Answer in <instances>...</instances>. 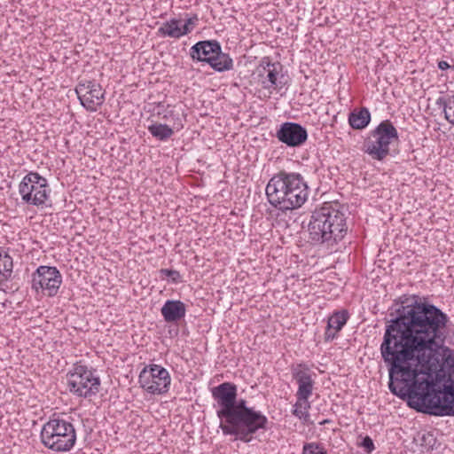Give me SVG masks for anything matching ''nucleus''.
Masks as SVG:
<instances>
[{
	"mask_svg": "<svg viewBox=\"0 0 454 454\" xmlns=\"http://www.w3.org/2000/svg\"><path fill=\"white\" fill-rule=\"evenodd\" d=\"M386 325L380 354L388 368L389 390L410 407L434 416H454V373L442 387L430 380L433 352L445 339L447 314L415 301L396 309Z\"/></svg>",
	"mask_w": 454,
	"mask_h": 454,
	"instance_id": "obj_1",
	"label": "nucleus"
},
{
	"mask_svg": "<svg viewBox=\"0 0 454 454\" xmlns=\"http://www.w3.org/2000/svg\"><path fill=\"white\" fill-rule=\"evenodd\" d=\"M265 192L271 206L286 212L299 208L307 201L309 187L301 174L280 171L270 179Z\"/></svg>",
	"mask_w": 454,
	"mask_h": 454,
	"instance_id": "obj_2",
	"label": "nucleus"
},
{
	"mask_svg": "<svg viewBox=\"0 0 454 454\" xmlns=\"http://www.w3.org/2000/svg\"><path fill=\"white\" fill-rule=\"evenodd\" d=\"M348 226L344 213L325 204L316 209L308 225L309 238L315 244H325L333 247L342 240L347 234Z\"/></svg>",
	"mask_w": 454,
	"mask_h": 454,
	"instance_id": "obj_3",
	"label": "nucleus"
},
{
	"mask_svg": "<svg viewBox=\"0 0 454 454\" xmlns=\"http://www.w3.org/2000/svg\"><path fill=\"white\" fill-rule=\"evenodd\" d=\"M239 399L238 405L220 419L219 427L225 435H235L237 440L248 443L259 430H267L268 418Z\"/></svg>",
	"mask_w": 454,
	"mask_h": 454,
	"instance_id": "obj_4",
	"label": "nucleus"
},
{
	"mask_svg": "<svg viewBox=\"0 0 454 454\" xmlns=\"http://www.w3.org/2000/svg\"><path fill=\"white\" fill-rule=\"evenodd\" d=\"M40 439L44 447L54 452H67L75 444L76 431L71 422L51 418L43 426Z\"/></svg>",
	"mask_w": 454,
	"mask_h": 454,
	"instance_id": "obj_5",
	"label": "nucleus"
},
{
	"mask_svg": "<svg viewBox=\"0 0 454 454\" xmlns=\"http://www.w3.org/2000/svg\"><path fill=\"white\" fill-rule=\"evenodd\" d=\"M398 139V132L389 120L381 121L364 144V152L373 160H382L389 154V145Z\"/></svg>",
	"mask_w": 454,
	"mask_h": 454,
	"instance_id": "obj_6",
	"label": "nucleus"
},
{
	"mask_svg": "<svg viewBox=\"0 0 454 454\" xmlns=\"http://www.w3.org/2000/svg\"><path fill=\"white\" fill-rule=\"evenodd\" d=\"M67 385L71 393L86 398L98 393L100 379L95 370L75 364L74 370L68 374Z\"/></svg>",
	"mask_w": 454,
	"mask_h": 454,
	"instance_id": "obj_7",
	"label": "nucleus"
},
{
	"mask_svg": "<svg viewBox=\"0 0 454 454\" xmlns=\"http://www.w3.org/2000/svg\"><path fill=\"white\" fill-rule=\"evenodd\" d=\"M50 192L47 179L37 172L27 174L19 184V192L22 200L36 207L46 203Z\"/></svg>",
	"mask_w": 454,
	"mask_h": 454,
	"instance_id": "obj_8",
	"label": "nucleus"
},
{
	"mask_svg": "<svg viewBox=\"0 0 454 454\" xmlns=\"http://www.w3.org/2000/svg\"><path fill=\"white\" fill-rule=\"evenodd\" d=\"M138 381L146 392L162 395L169 390L171 378L169 372L159 364L145 366L139 373Z\"/></svg>",
	"mask_w": 454,
	"mask_h": 454,
	"instance_id": "obj_9",
	"label": "nucleus"
},
{
	"mask_svg": "<svg viewBox=\"0 0 454 454\" xmlns=\"http://www.w3.org/2000/svg\"><path fill=\"white\" fill-rule=\"evenodd\" d=\"M62 276L56 267L39 266L32 275V288L50 297L57 294Z\"/></svg>",
	"mask_w": 454,
	"mask_h": 454,
	"instance_id": "obj_10",
	"label": "nucleus"
},
{
	"mask_svg": "<svg viewBox=\"0 0 454 454\" xmlns=\"http://www.w3.org/2000/svg\"><path fill=\"white\" fill-rule=\"evenodd\" d=\"M75 92L81 105L90 112H96L105 101V91L95 81L80 82Z\"/></svg>",
	"mask_w": 454,
	"mask_h": 454,
	"instance_id": "obj_11",
	"label": "nucleus"
},
{
	"mask_svg": "<svg viewBox=\"0 0 454 454\" xmlns=\"http://www.w3.org/2000/svg\"><path fill=\"white\" fill-rule=\"evenodd\" d=\"M212 397L217 403L219 409L217 417L221 419L239 403L238 388L232 382H223L211 389Z\"/></svg>",
	"mask_w": 454,
	"mask_h": 454,
	"instance_id": "obj_12",
	"label": "nucleus"
},
{
	"mask_svg": "<svg viewBox=\"0 0 454 454\" xmlns=\"http://www.w3.org/2000/svg\"><path fill=\"white\" fill-rule=\"evenodd\" d=\"M282 66L279 62H270L265 59L257 67L259 82L263 89L280 90L284 85V75L280 74Z\"/></svg>",
	"mask_w": 454,
	"mask_h": 454,
	"instance_id": "obj_13",
	"label": "nucleus"
},
{
	"mask_svg": "<svg viewBox=\"0 0 454 454\" xmlns=\"http://www.w3.org/2000/svg\"><path fill=\"white\" fill-rule=\"evenodd\" d=\"M276 137L289 147H299L307 141L308 131L299 123L286 121L279 126Z\"/></svg>",
	"mask_w": 454,
	"mask_h": 454,
	"instance_id": "obj_14",
	"label": "nucleus"
},
{
	"mask_svg": "<svg viewBox=\"0 0 454 454\" xmlns=\"http://www.w3.org/2000/svg\"><path fill=\"white\" fill-rule=\"evenodd\" d=\"M291 372L293 379L298 385L296 398L299 400H309L314 389L315 381L312 379V372L305 364L292 365Z\"/></svg>",
	"mask_w": 454,
	"mask_h": 454,
	"instance_id": "obj_15",
	"label": "nucleus"
},
{
	"mask_svg": "<svg viewBox=\"0 0 454 454\" xmlns=\"http://www.w3.org/2000/svg\"><path fill=\"white\" fill-rule=\"evenodd\" d=\"M220 43L215 40L200 41L190 49V56L193 60L209 64L215 54L220 51Z\"/></svg>",
	"mask_w": 454,
	"mask_h": 454,
	"instance_id": "obj_16",
	"label": "nucleus"
},
{
	"mask_svg": "<svg viewBox=\"0 0 454 454\" xmlns=\"http://www.w3.org/2000/svg\"><path fill=\"white\" fill-rule=\"evenodd\" d=\"M349 317L346 309L335 311L327 321V326L325 333V340L331 341L338 336V333L346 325Z\"/></svg>",
	"mask_w": 454,
	"mask_h": 454,
	"instance_id": "obj_17",
	"label": "nucleus"
},
{
	"mask_svg": "<svg viewBox=\"0 0 454 454\" xmlns=\"http://www.w3.org/2000/svg\"><path fill=\"white\" fill-rule=\"evenodd\" d=\"M160 312L166 322H177L184 317L186 307L179 300H168L160 309Z\"/></svg>",
	"mask_w": 454,
	"mask_h": 454,
	"instance_id": "obj_18",
	"label": "nucleus"
},
{
	"mask_svg": "<svg viewBox=\"0 0 454 454\" xmlns=\"http://www.w3.org/2000/svg\"><path fill=\"white\" fill-rule=\"evenodd\" d=\"M158 34L162 36L178 39L187 34L189 30L182 27V22L177 19H171L164 22L161 27L158 28Z\"/></svg>",
	"mask_w": 454,
	"mask_h": 454,
	"instance_id": "obj_19",
	"label": "nucleus"
},
{
	"mask_svg": "<svg viewBox=\"0 0 454 454\" xmlns=\"http://www.w3.org/2000/svg\"><path fill=\"white\" fill-rule=\"evenodd\" d=\"M371 121V113L366 107L352 111L348 115V123L354 129H363Z\"/></svg>",
	"mask_w": 454,
	"mask_h": 454,
	"instance_id": "obj_20",
	"label": "nucleus"
},
{
	"mask_svg": "<svg viewBox=\"0 0 454 454\" xmlns=\"http://www.w3.org/2000/svg\"><path fill=\"white\" fill-rule=\"evenodd\" d=\"M209 66L216 72L222 73L231 70L233 68V60L227 53L220 51L215 54L213 60L209 62Z\"/></svg>",
	"mask_w": 454,
	"mask_h": 454,
	"instance_id": "obj_21",
	"label": "nucleus"
},
{
	"mask_svg": "<svg viewBox=\"0 0 454 454\" xmlns=\"http://www.w3.org/2000/svg\"><path fill=\"white\" fill-rule=\"evenodd\" d=\"M148 130L153 137L161 141L168 139L174 134L169 125L161 123L151 124Z\"/></svg>",
	"mask_w": 454,
	"mask_h": 454,
	"instance_id": "obj_22",
	"label": "nucleus"
},
{
	"mask_svg": "<svg viewBox=\"0 0 454 454\" xmlns=\"http://www.w3.org/2000/svg\"><path fill=\"white\" fill-rule=\"evenodd\" d=\"M309 408L310 403L309 400H299L296 398V403L294 405L293 414L301 419L304 424H312V422L309 421Z\"/></svg>",
	"mask_w": 454,
	"mask_h": 454,
	"instance_id": "obj_23",
	"label": "nucleus"
},
{
	"mask_svg": "<svg viewBox=\"0 0 454 454\" xmlns=\"http://www.w3.org/2000/svg\"><path fill=\"white\" fill-rule=\"evenodd\" d=\"M12 267V257L8 254H4V258H2V253L0 252V286L11 278Z\"/></svg>",
	"mask_w": 454,
	"mask_h": 454,
	"instance_id": "obj_24",
	"label": "nucleus"
},
{
	"mask_svg": "<svg viewBox=\"0 0 454 454\" xmlns=\"http://www.w3.org/2000/svg\"><path fill=\"white\" fill-rule=\"evenodd\" d=\"M163 118L169 121V126L171 129H173V130L178 131L184 127V117L183 114H180L174 109L167 111V114L163 116Z\"/></svg>",
	"mask_w": 454,
	"mask_h": 454,
	"instance_id": "obj_25",
	"label": "nucleus"
},
{
	"mask_svg": "<svg viewBox=\"0 0 454 454\" xmlns=\"http://www.w3.org/2000/svg\"><path fill=\"white\" fill-rule=\"evenodd\" d=\"M437 104L443 106V113L445 119L452 125H454V96L449 99L447 103L443 98H439Z\"/></svg>",
	"mask_w": 454,
	"mask_h": 454,
	"instance_id": "obj_26",
	"label": "nucleus"
},
{
	"mask_svg": "<svg viewBox=\"0 0 454 454\" xmlns=\"http://www.w3.org/2000/svg\"><path fill=\"white\" fill-rule=\"evenodd\" d=\"M302 454H327V452L321 444L309 442L303 446Z\"/></svg>",
	"mask_w": 454,
	"mask_h": 454,
	"instance_id": "obj_27",
	"label": "nucleus"
},
{
	"mask_svg": "<svg viewBox=\"0 0 454 454\" xmlns=\"http://www.w3.org/2000/svg\"><path fill=\"white\" fill-rule=\"evenodd\" d=\"M160 276L161 278L168 277L171 279L173 283H179L181 275L179 271L176 270H170V269H161L160 270Z\"/></svg>",
	"mask_w": 454,
	"mask_h": 454,
	"instance_id": "obj_28",
	"label": "nucleus"
},
{
	"mask_svg": "<svg viewBox=\"0 0 454 454\" xmlns=\"http://www.w3.org/2000/svg\"><path fill=\"white\" fill-rule=\"evenodd\" d=\"M361 446L368 452L371 453L374 450V444L371 437L365 436L361 442Z\"/></svg>",
	"mask_w": 454,
	"mask_h": 454,
	"instance_id": "obj_29",
	"label": "nucleus"
},
{
	"mask_svg": "<svg viewBox=\"0 0 454 454\" xmlns=\"http://www.w3.org/2000/svg\"><path fill=\"white\" fill-rule=\"evenodd\" d=\"M199 20L198 16L194 14L192 17L189 18L184 24H182L183 27H186L189 30V33L192 30L191 26H194L196 22Z\"/></svg>",
	"mask_w": 454,
	"mask_h": 454,
	"instance_id": "obj_30",
	"label": "nucleus"
},
{
	"mask_svg": "<svg viewBox=\"0 0 454 454\" xmlns=\"http://www.w3.org/2000/svg\"><path fill=\"white\" fill-rule=\"evenodd\" d=\"M421 440H422V442H426V444H428L429 446H432L433 444H431V442L434 441V439L433 438V434L430 433L424 434L421 437Z\"/></svg>",
	"mask_w": 454,
	"mask_h": 454,
	"instance_id": "obj_31",
	"label": "nucleus"
},
{
	"mask_svg": "<svg viewBox=\"0 0 454 454\" xmlns=\"http://www.w3.org/2000/svg\"><path fill=\"white\" fill-rule=\"evenodd\" d=\"M450 67V64L445 60H441L438 62V68L441 70H446Z\"/></svg>",
	"mask_w": 454,
	"mask_h": 454,
	"instance_id": "obj_32",
	"label": "nucleus"
},
{
	"mask_svg": "<svg viewBox=\"0 0 454 454\" xmlns=\"http://www.w3.org/2000/svg\"><path fill=\"white\" fill-rule=\"evenodd\" d=\"M329 422H330V420H329V419H325V420H323L322 422H320V424H321V425H324V424H327V423H329Z\"/></svg>",
	"mask_w": 454,
	"mask_h": 454,
	"instance_id": "obj_33",
	"label": "nucleus"
}]
</instances>
